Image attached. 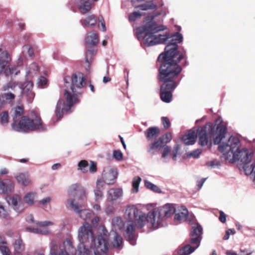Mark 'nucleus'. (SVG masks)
<instances>
[{
    "label": "nucleus",
    "instance_id": "f257e3e1",
    "mask_svg": "<svg viewBox=\"0 0 255 255\" xmlns=\"http://www.w3.org/2000/svg\"><path fill=\"white\" fill-rule=\"evenodd\" d=\"M165 28L164 25L152 21L137 27L135 33L138 40L146 46L165 44L168 41L164 53L159 55L158 60L162 63L161 65L180 66L178 63L185 57L178 51L177 44L182 42L183 36L179 32L172 35L167 32L160 33Z\"/></svg>",
    "mask_w": 255,
    "mask_h": 255
},
{
    "label": "nucleus",
    "instance_id": "f03ea898",
    "mask_svg": "<svg viewBox=\"0 0 255 255\" xmlns=\"http://www.w3.org/2000/svg\"><path fill=\"white\" fill-rule=\"evenodd\" d=\"M226 131L225 126L218 127V134L214 140V144H219V150L223 153L226 160L231 163L236 161L240 162L245 174L250 176L253 181L255 177V158L253 157V151L245 148H240L239 139L234 136L228 137Z\"/></svg>",
    "mask_w": 255,
    "mask_h": 255
},
{
    "label": "nucleus",
    "instance_id": "7ed1b4c3",
    "mask_svg": "<svg viewBox=\"0 0 255 255\" xmlns=\"http://www.w3.org/2000/svg\"><path fill=\"white\" fill-rule=\"evenodd\" d=\"M65 87L64 97L66 100L60 99L57 102L55 113L58 119L61 118L63 114L71 112L72 107L79 102V96L82 93V89L86 84V80L83 73L78 72L71 77L66 76L64 79Z\"/></svg>",
    "mask_w": 255,
    "mask_h": 255
},
{
    "label": "nucleus",
    "instance_id": "20e7f679",
    "mask_svg": "<svg viewBox=\"0 0 255 255\" xmlns=\"http://www.w3.org/2000/svg\"><path fill=\"white\" fill-rule=\"evenodd\" d=\"M78 240L79 255H101L106 254L108 250L106 238L100 235L94 239L91 227L86 222L79 229Z\"/></svg>",
    "mask_w": 255,
    "mask_h": 255
},
{
    "label": "nucleus",
    "instance_id": "39448f33",
    "mask_svg": "<svg viewBox=\"0 0 255 255\" xmlns=\"http://www.w3.org/2000/svg\"><path fill=\"white\" fill-rule=\"evenodd\" d=\"M181 66L161 65L159 69V79L163 82L160 88V98L162 101L169 103L171 101L173 91L178 86L176 80L178 74L181 72Z\"/></svg>",
    "mask_w": 255,
    "mask_h": 255
},
{
    "label": "nucleus",
    "instance_id": "423d86ee",
    "mask_svg": "<svg viewBox=\"0 0 255 255\" xmlns=\"http://www.w3.org/2000/svg\"><path fill=\"white\" fill-rule=\"evenodd\" d=\"M124 217L127 221L124 236L130 245L134 246L137 237L135 226L139 229L144 227L145 213L139 210L136 205L130 204L126 206Z\"/></svg>",
    "mask_w": 255,
    "mask_h": 255
},
{
    "label": "nucleus",
    "instance_id": "0eeeda50",
    "mask_svg": "<svg viewBox=\"0 0 255 255\" xmlns=\"http://www.w3.org/2000/svg\"><path fill=\"white\" fill-rule=\"evenodd\" d=\"M12 112L13 123L11 127L13 129L22 132L45 130L40 118L35 113H32L27 116H22L24 112L22 106L16 107Z\"/></svg>",
    "mask_w": 255,
    "mask_h": 255
},
{
    "label": "nucleus",
    "instance_id": "6e6552de",
    "mask_svg": "<svg viewBox=\"0 0 255 255\" xmlns=\"http://www.w3.org/2000/svg\"><path fill=\"white\" fill-rule=\"evenodd\" d=\"M175 212L174 206L166 204L164 206L154 208L145 214L144 227L146 226L148 231H152L166 225V220Z\"/></svg>",
    "mask_w": 255,
    "mask_h": 255
},
{
    "label": "nucleus",
    "instance_id": "1a4fd4ad",
    "mask_svg": "<svg viewBox=\"0 0 255 255\" xmlns=\"http://www.w3.org/2000/svg\"><path fill=\"white\" fill-rule=\"evenodd\" d=\"M219 126H225L223 124L218 125L216 130H215V128L211 125H207L204 127L199 128L197 131V136L199 138V144L202 146L205 145L210 146L212 137L215 136L214 139V140L218 134L217 130V128Z\"/></svg>",
    "mask_w": 255,
    "mask_h": 255
},
{
    "label": "nucleus",
    "instance_id": "9d476101",
    "mask_svg": "<svg viewBox=\"0 0 255 255\" xmlns=\"http://www.w3.org/2000/svg\"><path fill=\"white\" fill-rule=\"evenodd\" d=\"M7 204L11 207L14 211L20 214L25 210L24 204L22 202L19 195L15 194L6 197Z\"/></svg>",
    "mask_w": 255,
    "mask_h": 255
},
{
    "label": "nucleus",
    "instance_id": "9b49d317",
    "mask_svg": "<svg viewBox=\"0 0 255 255\" xmlns=\"http://www.w3.org/2000/svg\"><path fill=\"white\" fill-rule=\"evenodd\" d=\"M117 169L112 166H108L105 167L102 173V180L104 183L108 184H114L117 178Z\"/></svg>",
    "mask_w": 255,
    "mask_h": 255
},
{
    "label": "nucleus",
    "instance_id": "f8f14e48",
    "mask_svg": "<svg viewBox=\"0 0 255 255\" xmlns=\"http://www.w3.org/2000/svg\"><path fill=\"white\" fill-rule=\"evenodd\" d=\"M173 214H175L174 222L176 224L183 222L190 223L193 218L192 215L188 214V210L184 207H181L177 210L175 209Z\"/></svg>",
    "mask_w": 255,
    "mask_h": 255
},
{
    "label": "nucleus",
    "instance_id": "ddd939ff",
    "mask_svg": "<svg viewBox=\"0 0 255 255\" xmlns=\"http://www.w3.org/2000/svg\"><path fill=\"white\" fill-rule=\"evenodd\" d=\"M67 202L70 207L78 214L81 219L83 220H87L91 217L92 212L90 210L87 209L80 210V208H81V206H79L78 203L75 202V199L70 198L67 200Z\"/></svg>",
    "mask_w": 255,
    "mask_h": 255
},
{
    "label": "nucleus",
    "instance_id": "4468645a",
    "mask_svg": "<svg viewBox=\"0 0 255 255\" xmlns=\"http://www.w3.org/2000/svg\"><path fill=\"white\" fill-rule=\"evenodd\" d=\"M36 225V227H27L26 230L35 234L47 235L50 233V231L46 227L53 225V223L50 221H43L37 222Z\"/></svg>",
    "mask_w": 255,
    "mask_h": 255
},
{
    "label": "nucleus",
    "instance_id": "2eb2a0df",
    "mask_svg": "<svg viewBox=\"0 0 255 255\" xmlns=\"http://www.w3.org/2000/svg\"><path fill=\"white\" fill-rule=\"evenodd\" d=\"M202 231V227L198 223L192 227L191 243L192 245H197V247H199L200 245Z\"/></svg>",
    "mask_w": 255,
    "mask_h": 255
},
{
    "label": "nucleus",
    "instance_id": "dca6fc26",
    "mask_svg": "<svg viewBox=\"0 0 255 255\" xmlns=\"http://www.w3.org/2000/svg\"><path fill=\"white\" fill-rule=\"evenodd\" d=\"M63 246L64 249L61 250L59 253H55V250L52 248H51L50 255H70L68 253L74 250L73 246V242L70 238H67L63 242Z\"/></svg>",
    "mask_w": 255,
    "mask_h": 255
},
{
    "label": "nucleus",
    "instance_id": "f3484780",
    "mask_svg": "<svg viewBox=\"0 0 255 255\" xmlns=\"http://www.w3.org/2000/svg\"><path fill=\"white\" fill-rule=\"evenodd\" d=\"M77 5L80 12L82 14H85L89 12L94 3L92 0H78Z\"/></svg>",
    "mask_w": 255,
    "mask_h": 255
},
{
    "label": "nucleus",
    "instance_id": "a211bd4d",
    "mask_svg": "<svg viewBox=\"0 0 255 255\" xmlns=\"http://www.w3.org/2000/svg\"><path fill=\"white\" fill-rule=\"evenodd\" d=\"M123 196V191L122 188H111L107 191V198L110 202H114L121 199Z\"/></svg>",
    "mask_w": 255,
    "mask_h": 255
},
{
    "label": "nucleus",
    "instance_id": "6ab92c4d",
    "mask_svg": "<svg viewBox=\"0 0 255 255\" xmlns=\"http://www.w3.org/2000/svg\"><path fill=\"white\" fill-rule=\"evenodd\" d=\"M10 60L11 58L7 51L0 48V75L2 74L3 69Z\"/></svg>",
    "mask_w": 255,
    "mask_h": 255
},
{
    "label": "nucleus",
    "instance_id": "aec40b11",
    "mask_svg": "<svg viewBox=\"0 0 255 255\" xmlns=\"http://www.w3.org/2000/svg\"><path fill=\"white\" fill-rule=\"evenodd\" d=\"M97 22V18L94 14L88 15L80 20V23L85 28L94 27L96 25Z\"/></svg>",
    "mask_w": 255,
    "mask_h": 255
},
{
    "label": "nucleus",
    "instance_id": "412c9836",
    "mask_svg": "<svg viewBox=\"0 0 255 255\" xmlns=\"http://www.w3.org/2000/svg\"><path fill=\"white\" fill-rule=\"evenodd\" d=\"M104 183L101 179H98L96 182V188L94 190L95 200L97 202H100L103 198L102 190L104 189Z\"/></svg>",
    "mask_w": 255,
    "mask_h": 255
},
{
    "label": "nucleus",
    "instance_id": "4be33fe9",
    "mask_svg": "<svg viewBox=\"0 0 255 255\" xmlns=\"http://www.w3.org/2000/svg\"><path fill=\"white\" fill-rule=\"evenodd\" d=\"M17 181L24 186L31 184V180L28 172L19 173L15 176Z\"/></svg>",
    "mask_w": 255,
    "mask_h": 255
},
{
    "label": "nucleus",
    "instance_id": "5701e85b",
    "mask_svg": "<svg viewBox=\"0 0 255 255\" xmlns=\"http://www.w3.org/2000/svg\"><path fill=\"white\" fill-rule=\"evenodd\" d=\"M99 42V38L97 33L92 31L88 33L85 38V43L88 46H95Z\"/></svg>",
    "mask_w": 255,
    "mask_h": 255
},
{
    "label": "nucleus",
    "instance_id": "b1692460",
    "mask_svg": "<svg viewBox=\"0 0 255 255\" xmlns=\"http://www.w3.org/2000/svg\"><path fill=\"white\" fill-rule=\"evenodd\" d=\"M14 188V185L10 180L6 179L4 181L0 180V192L6 193L11 192Z\"/></svg>",
    "mask_w": 255,
    "mask_h": 255
},
{
    "label": "nucleus",
    "instance_id": "393cba45",
    "mask_svg": "<svg viewBox=\"0 0 255 255\" xmlns=\"http://www.w3.org/2000/svg\"><path fill=\"white\" fill-rule=\"evenodd\" d=\"M97 50L94 48H89L88 51L86 54L85 59L86 63L85 68L87 73L90 72V64L92 62V57L96 53Z\"/></svg>",
    "mask_w": 255,
    "mask_h": 255
},
{
    "label": "nucleus",
    "instance_id": "a878e982",
    "mask_svg": "<svg viewBox=\"0 0 255 255\" xmlns=\"http://www.w3.org/2000/svg\"><path fill=\"white\" fill-rule=\"evenodd\" d=\"M38 196L35 192H29L27 193L23 197V201L25 204L31 206L34 205Z\"/></svg>",
    "mask_w": 255,
    "mask_h": 255
},
{
    "label": "nucleus",
    "instance_id": "bb28decb",
    "mask_svg": "<svg viewBox=\"0 0 255 255\" xmlns=\"http://www.w3.org/2000/svg\"><path fill=\"white\" fill-rule=\"evenodd\" d=\"M112 224L116 230L123 231V234H124L127 221L124 223L122 218L116 217L112 219Z\"/></svg>",
    "mask_w": 255,
    "mask_h": 255
},
{
    "label": "nucleus",
    "instance_id": "cd10ccee",
    "mask_svg": "<svg viewBox=\"0 0 255 255\" xmlns=\"http://www.w3.org/2000/svg\"><path fill=\"white\" fill-rule=\"evenodd\" d=\"M138 1L146 2L144 3L138 5L136 7L142 10H147L149 9H154L157 7V5L153 3L154 0H137Z\"/></svg>",
    "mask_w": 255,
    "mask_h": 255
},
{
    "label": "nucleus",
    "instance_id": "c85d7f7f",
    "mask_svg": "<svg viewBox=\"0 0 255 255\" xmlns=\"http://www.w3.org/2000/svg\"><path fill=\"white\" fill-rule=\"evenodd\" d=\"M159 129L157 127H150L148 128L144 131V135L146 139L148 140H152L154 137H156L159 133Z\"/></svg>",
    "mask_w": 255,
    "mask_h": 255
},
{
    "label": "nucleus",
    "instance_id": "c756f323",
    "mask_svg": "<svg viewBox=\"0 0 255 255\" xmlns=\"http://www.w3.org/2000/svg\"><path fill=\"white\" fill-rule=\"evenodd\" d=\"M21 90V85L18 82L10 81L7 82L2 87V90L3 91L11 90L15 92L17 89Z\"/></svg>",
    "mask_w": 255,
    "mask_h": 255
},
{
    "label": "nucleus",
    "instance_id": "7c9ffc66",
    "mask_svg": "<svg viewBox=\"0 0 255 255\" xmlns=\"http://www.w3.org/2000/svg\"><path fill=\"white\" fill-rule=\"evenodd\" d=\"M182 140L186 145H192L195 143V132L194 130H190L188 134L184 135Z\"/></svg>",
    "mask_w": 255,
    "mask_h": 255
},
{
    "label": "nucleus",
    "instance_id": "2f4dec72",
    "mask_svg": "<svg viewBox=\"0 0 255 255\" xmlns=\"http://www.w3.org/2000/svg\"><path fill=\"white\" fill-rule=\"evenodd\" d=\"M163 144L162 141L159 138L157 140L149 145L147 151L150 153L155 154L159 150L160 148L162 146Z\"/></svg>",
    "mask_w": 255,
    "mask_h": 255
},
{
    "label": "nucleus",
    "instance_id": "473e14b6",
    "mask_svg": "<svg viewBox=\"0 0 255 255\" xmlns=\"http://www.w3.org/2000/svg\"><path fill=\"white\" fill-rule=\"evenodd\" d=\"M38 70L39 67L37 64L35 62L32 63L26 69V77L29 78L36 75Z\"/></svg>",
    "mask_w": 255,
    "mask_h": 255
},
{
    "label": "nucleus",
    "instance_id": "72a5a7b5",
    "mask_svg": "<svg viewBox=\"0 0 255 255\" xmlns=\"http://www.w3.org/2000/svg\"><path fill=\"white\" fill-rule=\"evenodd\" d=\"M193 246H191L189 245H187L182 247L178 251V253L180 255H188L192 253L195 251L198 247H197V245H192Z\"/></svg>",
    "mask_w": 255,
    "mask_h": 255
},
{
    "label": "nucleus",
    "instance_id": "f704fd0d",
    "mask_svg": "<svg viewBox=\"0 0 255 255\" xmlns=\"http://www.w3.org/2000/svg\"><path fill=\"white\" fill-rule=\"evenodd\" d=\"M113 241L112 245L113 248L121 250L123 246V240L122 237L117 233H114Z\"/></svg>",
    "mask_w": 255,
    "mask_h": 255
},
{
    "label": "nucleus",
    "instance_id": "c9c22d12",
    "mask_svg": "<svg viewBox=\"0 0 255 255\" xmlns=\"http://www.w3.org/2000/svg\"><path fill=\"white\" fill-rule=\"evenodd\" d=\"M33 87V83L32 82L29 81L26 83V85L24 88L21 87V90H20V92L23 94L27 93V95L30 98H33L34 97V94L32 92Z\"/></svg>",
    "mask_w": 255,
    "mask_h": 255
},
{
    "label": "nucleus",
    "instance_id": "e433bc0d",
    "mask_svg": "<svg viewBox=\"0 0 255 255\" xmlns=\"http://www.w3.org/2000/svg\"><path fill=\"white\" fill-rule=\"evenodd\" d=\"M19 72L20 69L19 67H15L14 66H11V67L7 68L6 66L3 69L2 74L5 75V76H8L9 75H17Z\"/></svg>",
    "mask_w": 255,
    "mask_h": 255
},
{
    "label": "nucleus",
    "instance_id": "4c0bfd02",
    "mask_svg": "<svg viewBox=\"0 0 255 255\" xmlns=\"http://www.w3.org/2000/svg\"><path fill=\"white\" fill-rule=\"evenodd\" d=\"M141 180V179L139 176H136L133 178L132 182V189L131 190V193H135L138 191L139 185Z\"/></svg>",
    "mask_w": 255,
    "mask_h": 255
},
{
    "label": "nucleus",
    "instance_id": "58836bf2",
    "mask_svg": "<svg viewBox=\"0 0 255 255\" xmlns=\"http://www.w3.org/2000/svg\"><path fill=\"white\" fill-rule=\"evenodd\" d=\"M81 186L78 184H74L71 185L68 190V194L70 198L77 194V192L80 190Z\"/></svg>",
    "mask_w": 255,
    "mask_h": 255
},
{
    "label": "nucleus",
    "instance_id": "ea45409f",
    "mask_svg": "<svg viewBox=\"0 0 255 255\" xmlns=\"http://www.w3.org/2000/svg\"><path fill=\"white\" fill-rule=\"evenodd\" d=\"M144 185L148 189H150L156 193H161V189L156 185L152 183L147 180H144Z\"/></svg>",
    "mask_w": 255,
    "mask_h": 255
},
{
    "label": "nucleus",
    "instance_id": "a19ab883",
    "mask_svg": "<svg viewBox=\"0 0 255 255\" xmlns=\"http://www.w3.org/2000/svg\"><path fill=\"white\" fill-rule=\"evenodd\" d=\"M14 248L15 249V251L17 253H19L21 252V251L24 250V245L22 243V241L20 239H18L15 241L14 245Z\"/></svg>",
    "mask_w": 255,
    "mask_h": 255
},
{
    "label": "nucleus",
    "instance_id": "79ce46f5",
    "mask_svg": "<svg viewBox=\"0 0 255 255\" xmlns=\"http://www.w3.org/2000/svg\"><path fill=\"white\" fill-rule=\"evenodd\" d=\"M162 158H163V162H166L167 161L166 159V157L167 156V155L170 153L171 151V148L170 147L164 145H162Z\"/></svg>",
    "mask_w": 255,
    "mask_h": 255
},
{
    "label": "nucleus",
    "instance_id": "37998d69",
    "mask_svg": "<svg viewBox=\"0 0 255 255\" xmlns=\"http://www.w3.org/2000/svg\"><path fill=\"white\" fill-rule=\"evenodd\" d=\"M0 123L3 126H6L8 122V114L5 111L2 112L0 116Z\"/></svg>",
    "mask_w": 255,
    "mask_h": 255
},
{
    "label": "nucleus",
    "instance_id": "c03bdc74",
    "mask_svg": "<svg viewBox=\"0 0 255 255\" xmlns=\"http://www.w3.org/2000/svg\"><path fill=\"white\" fill-rule=\"evenodd\" d=\"M22 53L23 54H27L30 57L33 55V50L32 47L29 45H25L22 47Z\"/></svg>",
    "mask_w": 255,
    "mask_h": 255
},
{
    "label": "nucleus",
    "instance_id": "a18cd8bd",
    "mask_svg": "<svg viewBox=\"0 0 255 255\" xmlns=\"http://www.w3.org/2000/svg\"><path fill=\"white\" fill-rule=\"evenodd\" d=\"M88 166V164L87 161L86 160H81L78 163V170H81L83 172H86L87 171V167Z\"/></svg>",
    "mask_w": 255,
    "mask_h": 255
},
{
    "label": "nucleus",
    "instance_id": "49530a36",
    "mask_svg": "<svg viewBox=\"0 0 255 255\" xmlns=\"http://www.w3.org/2000/svg\"><path fill=\"white\" fill-rule=\"evenodd\" d=\"M141 16L140 12L138 11H134L130 13L128 16V19L130 22L134 21L139 18Z\"/></svg>",
    "mask_w": 255,
    "mask_h": 255
},
{
    "label": "nucleus",
    "instance_id": "de8ad7c7",
    "mask_svg": "<svg viewBox=\"0 0 255 255\" xmlns=\"http://www.w3.org/2000/svg\"><path fill=\"white\" fill-rule=\"evenodd\" d=\"M0 95L2 97V99L4 100L5 99L9 102H11L12 100H13L15 98V95L10 92L5 93Z\"/></svg>",
    "mask_w": 255,
    "mask_h": 255
},
{
    "label": "nucleus",
    "instance_id": "09e8293b",
    "mask_svg": "<svg viewBox=\"0 0 255 255\" xmlns=\"http://www.w3.org/2000/svg\"><path fill=\"white\" fill-rule=\"evenodd\" d=\"M47 82V80L45 77L40 76L38 79L37 84L38 87L43 88L45 87Z\"/></svg>",
    "mask_w": 255,
    "mask_h": 255
},
{
    "label": "nucleus",
    "instance_id": "8fccbe9b",
    "mask_svg": "<svg viewBox=\"0 0 255 255\" xmlns=\"http://www.w3.org/2000/svg\"><path fill=\"white\" fill-rule=\"evenodd\" d=\"M172 135L170 133H167L159 138V139L162 141V143H167L172 139Z\"/></svg>",
    "mask_w": 255,
    "mask_h": 255
},
{
    "label": "nucleus",
    "instance_id": "3c124183",
    "mask_svg": "<svg viewBox=\"0 0 255 255\" xmlns=\"http://www.w3.org/2000/svg\"><path fill=\"white\" fill-rule=\"evenodd\" d=\"M201 153V150L199 149H197L195 150H193L190 152L187 153V156L188 157H193L195 158H198L200 156V155Z\"/></svg>",
    "mask_w": 255,
    "mask_h": 255
},
{
    "label": "nucleus",
    "instance_id": "603ef678",
    "mask_svg": "<svg viewBox=\"0 0 255 255\" xmlns=\"http://www.w3.org/2000/svg\"><path fill=\"white\" fill-rule=\"evenodd\" d=\"M113 157L118 161H121L123 159V153L120 150H116L114 151Z\"/></svg>",
    "mask_w": 255,
    "mask_h": 255
},
{
    "label": "nucleus",
    "instance_id": "864d4df0",
    "mask_svg": "<svg viewBox=\"0 0 255 255\" xmlns=\"http://www.w3.org/2000/svg\"><path fill=\"white\" fill-rule=\"evenodd\" d=\"M51 200L52 197L50 196H47L39 201L38 204L40 205L45 206L49 204L51 202Z\"/></svg>",
    "mask_w": 255,
    "mask_h": 255
},
{
    "label": "nucleus",
    "instance_id": "5fc2aeb1",
    "mask_svg": "<svg viewBox=\"0 0 255 255\" xmlns=\"http://www.w3.org/2000/svg\"><path fill=\"white\" fill-rule=\"evenodd\" d=\"M0 217L4 219H8L9 218V214L8 212L3 208L1 209L0 210Z\"/></svg>",
    "mask_w": 255,
    "mask_h": 255
},
{
    "label": "nucleus",
    "instance_id": "6e6d98bb",
    "mask_svg": "<svg viewBox=\"0 0 255 255\" xmlns=\"http://www.w3.org/2000/svg\"><path fill=\"white\" fill-rule=\"evenodd\" d=\"M206 166L210 168H214L220 165L219 162L217 160H211L206 162Z\"/></svg>",
    "mask_w": 255,
    "mask_h": 255
},
{
    "label": "nucleus",
    "instance_id": "4d7b16f0",
    "mask_svg": "<svg viewBox=\"0 0 255 255\" xmlns=\"http://www.w3.org/2000/svg\"><path fill=\"white\" fill-rule=\"evenodd\" d=\"M162 123L165 128H168L170 126V123L169 119L163 117L161 118Z\"/></svg>",
    "mask_w": 255,
    "mask_h": 255
},
{
    "label": "nucleus",
    "instance_id": "13d9d810",
    "mask_svg": "<svg viewBox=\"0 0 255 255\" xmlns=\"http://www.w3.org/2000/svg\"><path fill=\"white\" fill-rule=\"evenodd\" d=\"M98 20H99V22L100 23L101 27H102L101 30L103 31H106L107 28H106L105 20H104L103 17L102 15H100L98 17Z\"/></svg>",
    "mask_w": 255,
    "mask_h": 255
},
{
    "label": "nucleus",
    "instance_id": "bf43d9fd",
    "mask_svg": "<svg viewBox=\"0 0 255 255\" xmlns=\"http://www.w3.org/2000/svg\"><path fill=\"white\" fill-rule=\"evenodd\" d=\"M0 251L2 255H10L9 250L5 245L0 246Z\"/></svg>",
    "mask_w": 255,
    "mask_h": 255
},
{
    "label": "nucleus",
    "instance_id": "052dcab7",
    "mask_svg": "<svg viewBox=\"0 0 255 255\" xmlns=\"http://www.w3.org/2000/svg\"><path fill=\"white\" fill-rule=\"evenodd\" d=\"M115 211V209L112 205L107 206L105 209V212L107 214H113Z\"/></svg>",
    "mask_w": 255,
    "mask_h": 255
},
{
    "label": "nucleus",
    "instance_id": "680f3d73",
    "mask_svg": "<svg viewBox=\"0 0 255 255\" xmlns=\"http://www.w3.org/2000/svg\"><path fill=\"white\" fill-rule=\"evenodd\" d=\"M179 149L180 147L179 145H176V146L174 147V149L172 152V158L174 160L176 159V157Z\"/></svg>",
    "mask_w": 255,
    "mask_h": 255
},
{
    "label": "nucleus",
    "instance_id": "e2e57ef3",
    "mask_svg": "<svg viewBox=\"0 0 255 255\" xmlns=\"http://www.w3.org/2000/svg\"><path fill=\"white\" fill-rule=\"evenodd\" d=\"M219 220L222 223H225L226 221V216L222 211H220Z\"/></svg>",
    "mask_w": 255,
    "mask_h": 255
},
{
    "label": "nucleus",
    "instance_id": "0e129e2a",
    "mask_svg": "<svg viewBox=\"0 0 255 255\" xmlns=\"http://www.w3.org/2000/svg\"><path fill=\"white\" fill-rule=\"evenodd\" d=\"M206 178H202L201 180L197 181V186L198 188V190H200L202 187Z\"/></svg>",
    "mask_w": 255,
    "mask_h": 255
},
{
    "label": "nucleus",
    "instance_id": "69168bd1",
    "mask_svg": "<svg viewBox=\"0 0 255 255\" xmlns=\"http://www.w3.org/2000/svg\"><path fill=\"white\" fill-rule=\"evenodd\" d=\"M97 170L96 164L94 162H91L90 166V171L91 172H95Z\"/></svg>",
    "mask_w": 255,
    "mask_h": 255
},
{
    "label": "nucleus",
    "instance_id": "338daca9",
    "mask_svg": "<svg viewBox=\"0 0 255 255\" xmlns=\"http://www.w3.org/2000/svg\"><path fill=\"white\" fill-rule=\"evenodd\" d=\"M252 252L249 250H241L239 255H251Z\"/></svg>",
    "mask_w": 255,
    "mask_h": 255
},
{
    "label": "nucleus",
    "instance_id": "774afa93",
    "mask_svg": "<svg viewBox=\"0 0 255 255\" xmlns=\"http://www.w3.org/2000/svg\"><path fill=\"white\" fill-rule=\"evenodd\" d=\"M100 219L98 217H94L91 221V223L93 226L97 225V223L99 222Z\"/></svg>",
    "mask_w": 255,
    "mask_h": 255
}]
</instances>
